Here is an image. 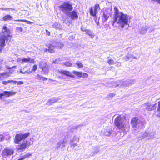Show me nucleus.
I'll use <instances>...</instances> for the list:
<instances>
[{
  "mask_svg": "<svg viewBox=\"0 0 160 160\" xmlns=\"http://www.w3.org/2000/svg\"><path fill=\"white\" fill-rule=\"evenodd\" d=\"M2 32V33H0V47H3L5 45V40L7 43L8 40H10L11 37L10 30L6 26H3Z\"/></svg>",
  "mask_w": 160,
  "mask_h": 160,
  "instance_id": "f257e3e1",
  "label": "nucleus"
},
{
  "mask_svg": "<svg viewBox=\"0 0 160 160\" xmlns=\"http://www.w3.org/2000/svg\"><path fill=\"white\" fill-rule=\"evenodd\" d=\"M114 124L118 129L122 131H125L129 127L128 123H126L124 119L120 115L115 119Z\"/></svg>",
  "mask_w": 160,
  "mask_h": 160,
  "instance_id": "f03ea898",
  "label": "nucleus"
},
{
  "mask_svg": "<svg viewBox=\"0 0 160 160\" xmlns=\"http://www.w3.org/2000/svg\"><path fill=\"white\" fill-rule=\"evenodd\" d=\"M129 19V18L128 15L123 13L116 19H114L112 22V25L113 26L115 23L117 22L118 24L119 27L123 28L125 25H128Z\"/></svg>",
  "mask_w": 160,
  "mask_h": 160,
  "instance_id": "7ed1b4c3",
  "label": "nucleus"
},
{
  "mask_svg": "<svg viewBox=\"0 0 160 160\" xmlns=\"http://www.w3.org/2000/svg\"><path fill=\"white\" fill-rule=\"evenodd\" d=\"M135 82L134 79H128L124 81H120L118 82H112L108 83V86L110 87L116 86L120 87L122 86L127 87L131 85Z\"/></svg>",
  "mask_w": 160,
  "mask_h": 160,
  "instance_id": "20e7f679",
  "label": "nucleus"
},
{
  "mask_svg": "<svg viewBox=\"0 0 160 160\" xmlns=\"http://www.w3.org/2000/svg\"><path fill=\"white\" fill-rule=\"evenodd\" d=\"M59 8L66 15L73 9L72 5L68 2L63 3L59 6Z\"/></svg>",
  "mask_w": 160,
  "mask_h": 160,
  "instance_id": "39448f33",
  "label": "nucleus"
},
{
  "mask_svg": "<svg viewBox=\"0 0 160 160\" xmlns=\"http://www.w3.org/2000/svg\"><path fill=\"white\" fill-rule=\"evenodd\" d=\"M29 135V132L24 134L22 133L17 134L15 137L14 142L15 144H19L20 142L26 138Z\"/></svg>",
  "mask_w": 160,
  "mask_h": 160,
  "instance_id": "423d86ee",
  "label": "nucleus"
},
{
  "mask_svg": "<svg viewBox=\"0 0 160 160\" xmlns=\"http://www.w3.org/2000/svg\"><path fill=\"white\" fill-rule=\"evenodd\" d=\"M131 123L133 128H142L144 127L145 122H142L139 120L137 118H134L132 120Z\"/></svg>",
  "mask_w": 160,
  "mask_h": 160,
  "instance_id": "0eeeda50",
  "label": "nucleus"
},
{
  "mask_svg": "<svg viewBox=\"0 0 160 160\" xmlns=\"http://www.w3.org/2000/svg\"><path fill=\"white\" fill-rule=\"evenodd\" d=\"M15 149L13 148H6L2 151V155L4 157H10L13 154Z\"/></svg>",
  "mask_w": 160,
  "mask_h": 160,
  "instance_id": "6e6552de",
  "label": "nucleus"
},
{
  "mask_svg": "<svg viewBox=\"0 0 160 160\" xmlns=\"http://www.w3.org/2000/svg\"><path fill=\"white\" fill-rule=\"evenodd\" d=\"M144 105L146 109L148 111H151V110L155 109L157 108L156 103L154 105H152L151 103H147L144 104Z\"/></svg>",
  "mask_w": 160,
  "mask_h": 160,
  "instance_id": "1a4fd4ad",
  "label": "nucleus"
},
{
  "mask_svg": "<svg viewBox=\"0 0 160 160\" xmlns=\"http://www.w3.org/2000/svg\"><path fill=\"white\" fill-rule=\"evenodd\" d=\"M40 68H42L44 74H47L49 70L48 65L45 62H42L40 64Z\"/></svg>",
  "mask_w": 160,
  "mask_h": 160,
  "instance_id": "9d476101",
  "label": "nucleus"
},
{
  "mask_svg": "<svg viewBox=\"0 0 160 160\" xmlns=\"http://www.w3.org/2000/svg\"><path fill=\"white\" fill-rule=\"evenodd\" d=\"M16 92H13L12 91H4L3 92L0 94V99H1L3 96H5L6 97H9L12 95H15Z\"/></svg>",
  "mask_w": 160,
  "mask_h": 160,
  "instance_id": "9b49d317",
  "label": "nucleus"
},
{
  "mask_svg": "<svg viewBox=\"0 0 160 160\" xmlns=\"http://www.w3.org/2000/svg\"><path fill=\"white\" fill-rule=\"evenodd\" d=\"M67 15L72 20L76 19L78 18L77 12L75 10H73L72 12L71 11L69 12V14H68Z\"/></svg>",
  "mask_w": 160,
  "mask_h": 160,
  "instance_id": "f8f14e48",
  "label": "nucleus"
},
{
  "mask_svg": "<svg viewBox=\"0 0 160 160\" xmlns=\"http://www.w3.org/2000/svg\"><path fill=\"white\" fill-rule=\"evenodd\" d=\"M112 129L109 127H107L102 130V133L107 136H110L111 134Z\"/></svg>",
  "mask_w": 160,
  "mask_h": 160,
  "instance_id": "ddd939ff",
  "label": "nucleus"
},
{
  "mask_svg": "<svg viewBox=\"0 0 160 160\" xmlns=\"http://www.w3.org/2000/svg\"><path fill=\"white\" fill-rule=\"evenodd\" d=\"M110 13L108 11H104L102 16V21L103 23L105 22L109 18Z\"/></svg>",
  "mask_w": 160,
  "mask_h": 160,
  "instance_id": "4468645a",
  "label": "nucleus"
},
{
  "mask_svg": "<svg viewBox=\"0 0 160 160\" xmlns=\"http://www.w3.org/2000/svg\"><path fill=\"white\" fill-rule=\"evenodd\" d=\"M27 146V142H23L21 144L18 145L17 147V149L18 151H21L25 150Z\"/></svg>",
  "mask_w": 160,
  "mask_h": 160,
  "instance_id": "2eb2a0df",
  "label": "nucleus"
},
{
  "mask_svg": "<svg viewBox=\"0 0 160 160\" xmlns=\"http://www.w3.org/2000/svg\"><path fill=\"white\" fill-rule=\"evenodd\" d=\"M145 139H149L152 138L154 136V133L153 132H144Z\"/></svg>",
  "mask_w": 160,
  "mask_h": 160,
  "instance_id": "dca6fc26",
  "label": "nucleus"
},
{
  "mask_svg": "<svg viewBox=\"0 0 160 160\" xmlns=\"http://www.w3.org/2000/svg\"><path fill=\"white\" fill-rule=\"evenodd\" d=\"M60 99L58 98H57L53 97L52 98L47 102L46 103V104L51 105H52L54 103L57 102L58 100H60Z\"/></svg>",
  "mask_w": 160,
  "mask_h": 160,
  "instance_id": "f3484780",
  "label": "nucleus"
},
{
  "mask_svg": "<svg viewBox=\"0 0 160 160\" xmlns=\"http://www.w3.org/2000/svg\"><path fill=\"white\" fill-rule=\"evenodd\" d=\"M114 19H116L117 18L122 15L123 13L122 12H119L118 8L115 7L114 8Z\"/></svg>",
  "mask_w": 160,
  "mask_h": 160,
  "instance_id": "a211bd4d",
  "label": "nucleus"
},
{
  "mask_svg": "<svg viewBox=\"0 0 160 160\" xmlns=\"http://www.w3.org/2000/svg\"><path fill=\"white\" fill-rule=\"evenodd\" d=\"M92 151L91 155L92 156H94L95 155L97 154L100 151L99 148L98 147H93L92 148Z\"/></svg>",
  "mask_w": 160,
  "mask_h": 160,
  "instance_id": "6ab92c4d",
  "label": "nucleus"
},
{
  "mask_svg": "<svg viewBox=\"0 0 160 160\" xmlns=\"http://www.w3.org/2000/svg\"><path fill=\"white\" fill-rule=\"evenodd\" d=\"M59 72L62 74L68 76L70 77L73 78L74 77V76L72 75L71 72L68 71L61 70L59 71Z\"/></svg>",
  "mask_w": 160,
  "mask_h": 160,
  "instance_id": "aec40b11",
  "label": "nucleus"
},
{
  "mask_svg": "<svg viewBox=\"0 0 160 160\" xmlns=\"http://www.w3.org/2000/svg\"><path fill=\"white\" fill-rule=\"evenodd\" d=\"M48 51L51 53L54 52V48H56L54 42L52 43V44H50L48 47Z\"/></svg>",
  "mask_w": 160,
  "mask_h": 160,
  "instance_id": "412c9836",
  "label": "nucleus"
},
{
  "mask_svg": "<svg viewBox=\"0 0 160 160\" xmlns=\"http://www.w3.org/2000/svg\"><path fill=\"white\" fill-rule=\"evenodd\" d=\"M137 59V58L136 57L133 56L131 54L128 53L127 55L125 56L123 58V59H124L125 61H127L129 60L131 58Z\"/></svg>",
  "mask_w": 160,
  "mask_h": 160,
  "instance_id": "4be33fe9",
  "label": "nucleus"
},
{
  "mask_svg": "<svg viewBox=\"0 0 160 160\" xmlns=\"http://www.w3.org/2000/svg\"><path fill=\"white\" fill-rule=\"evenodd\" d=\"M65 146V143L63 140H61L58 143L57 147V148H62Z\"/></svg>",
  "mask_w": 160,
  "mask_h": 160,
  "instance_id": "5701e85b",
  "label": "nucleus"
},
{
  "mask_svg": "<svg viewBox=\"0 0 160 160\" xmlns=\"http://www.w3.org/2000/svg\"><path fill=\"white\" fill-rule=\"evenodd\" d=\"M22 62H29L30 63H33L34 62V60L33 59H32L30 57H27L26 58H24L22 59Z\"/></svg>",
  "mask_w": 160,
  "mask_h": 160,
  "instance_id": "b1692460",
  "label": "nucleus"
},
{
  "mask_svg": "<svg viewBox=\"0 0 160 160\" xmlns=\"http://www.w3.org/2000/svg\"><path fill=\"white\" fill-rule=\"evenodd\" d=\"M78 128V126H73L70 127L68 129V132L70 133L76 132Z\"/></svg>",
  "mask_w": 160,
  "mask_h": 160,
  "instance_id": "393cba45",
  "label": "nucleus"
},
{
  "mask_svg": "<svg viewBox=\"0 0 160 160\" xmlns=\"http://www.w3.org/2000/svg\"><path fill=\"white\" fill-rule=\"evenodd\" d=\"M10 76V74L8 72H4L0 74V80L3 79V78H6Z\"/></svg>",
  "mask_w": 160,
  "mask_h": 160,
  "instance_id": "a878e982",
  "label": "nucleus"
},
{
  "mask_svg": "<svg viewBox=\"0 0 160 160\" xmlns=\"http://www.w3.org/2000/svg\"><path fill=\"white\" fill-rule=\"evenodd\" d=\"M35 78L39 80H47L48 78L42 77V76L38 74L35 77Z\"/></svg>",
  "mask_w": 160,
  "mask_h": 160,
  "instance_id": "bb28decb",
  "label": "nucleus"
},
{
  "mask_svg": "<svg viewBox=\"0 0 160 160\" xmlns=\"http://www.w3.org/2000/svg\"><path fill=\"white\" fill-rule=\"evenodd\" d=\"M85 31L86 33L88 34L91 38H93L94 37V35L93 32L91 31L88 30H85Z\"/></svg>",
  "mask_w": 160,
  "mask_h": 160,
  "instance_id": "cd10ccee",
  "label": "nucleus"
},
{
  "mask_svg": "<svg viewBox=\"0 0 160 160\" xmlns=\"http://www.w3.org/2000/svg\"><path fill=\"white\" fill-rule=\"evenodd\" d=\"M149 28L148 27H142L141 29L140 32L141 34H145L147 32V30Z\"/></svg>",
  "mask_w": 160,
  "mask_h": 160,
  "instance_id": "c85d7f7f",
  "label": "nucleus"
},
{
  "mask_svg": "<svg viewBox=\"0 0 160 160\" xmlns=\"http://www.w3.org/2000/svg\"><path fill=\"white\" fill-rule=\"evenodd\" d=\"M52 27L57 29H61L60 24L57 22H54L52 25Z\"/></svg>",
  "mask_w": 160,
  "mask_h": 160,
  "instance_id": "c756f323",
  "label": "nucleus"
},
{
  "mask_svg": "<svg viewBox=\"0 0 160 160\" xmlns=\"http://www.w3.org/2000/svg\"><path fill=\"white\" fill-rule=\"evenodd\" d=\"M56 48H62L63 47V44L60 42H54Z\"/></svg>",
  "mask_w": 160,
  "mask_h": 160,
  "instance_id": "7c9ffc66",
  "label": "nucleus"
},
{
  "mask_svg": "<svg viewBox=\"0 0 160 160\" xmlns=\"http://www.w3.org/2000/svg\"><path fill=\"white\" fill-rule=\"evenodd\" d=\"M16 33L19 34L23 31V29L21 27H17L16 28Z\"/></svg>",
  "mask_w": 160,
  "mask_h": 160,
  "instance_id": "2f4dec72",
  "label": "nucleus"
},
{
  "mask_svg": "<svg viewBox=\"0 0 160 160\" xmlns=\"http://www.w3.org/2000/svg\"><path fill=\"white\" fill-rule=\"evenodd\" d=\"M13 19L12 17L9 15H7L3 17V19L4 21H7L10 20H12Z\"/></svg>",
  "mask_w": 160,
  "mask_h": 160,
  "instance_id": "473e14b6",
  "label": "nucleus"
},
{
  "mask_svg": "<svg viewBox=\"0 0 160 160\" xmlns=\"http://www.w3.org/2000/svg\"><path fill=\"white\" fill-rule=\"evenodd\" d=\"M90 14L92 16H93L94 17H96V15L97 13L95 12V11H93V9L92 7H91L90 9Z\"/></svg>",
  "mask_w": 160,
  "mask_h": 160,
  "instance_id": "72a5a7b5",
  "label": "nucleus"
},
{
  "mask_svg": "<svg viewBox=\"0 0 160 160\" xmlns=\"http://www.w3.org/2000/svg\"><path fill=\"white\" fill-rule=\"evenodd\" d=\"M17 82H16L15 81H14L12 80H9L7 81H3L2 82V83L4 85H7L8 84V83H9L11 82H13L14 83H16Z\"/></svg>",
  "mask_w": 160,
  "mask_h": 160,
  "instance_id": "f704fd0d",
  "label": "nucleus"
},
{
  "mask_svg": "<svg viewBox=\"0 0 160 160\" xmlns=\"http://www.w3.org/2000/svg\"><path fill=\"white\" fill-rule=\"evenodd\" d=\"M62 65H65L68 67H71L72 66V64L69 62H67L61 63Z\"/></svg>",
  "mask_w": 160,
  "mask_h": 160,
  "instance_id": "c9c22d12",
  "label": "nucleus"
},
{
  "mask_svg": "<svg viewBox=\"0 0 160 160\" xmlns=\"http://www.w3.org/2000/svg\"><path fill=\"white\" fill-rule=\"evenodd\" d=\"M72 72L79 78H81L82 77V72L74 71Z\"/></svg>",
  "mask_w": 160,
  "mask_h": 160,
  "instance_id": "e433bc0d",
  "label": "nucleus"
},
{
  "mask_svg": "<svg viewBox=\"0 0 160 160\" xmlns=\"http://www.w3.org/2000/svg\"><path fill=\"white\" fill-rule=\"evenodd\" d=\"M94 11H95V12L97 14L98 12V10L100 9L99 4H96L94 6Z\"/></svg>",
  "mask_w": 160,
  "mask_h": 160,
  "instance_id": "4c0bfd02",
  "label": "nucleus"
},
{
  "mask_svg": "<svg viewBox=\"0 0 160 160\" xmlns=\"http://www.w3.org/2000/svg\"><path fill=\"white\" fill-rule=\"evenodd\" d=\"M15 21L17 22V21H21L22 22H25L26 23H27L28 24H31L32 23H33V22H31L30 21L26 20L23 19V20H15Z\"/></svg>",
  "mask_w": 160,
  "mask_h": 160,
  "instance_id": "58836bf2",
  "label": "nucleus"
},
{
  "mask_svg": "<svg viewBox=\"0 0 160 160\" xmlns=\"http://www.w3.org/2000/svg\"><path fill=\"white\" fill-rule=\"evenodd\" d=\"M144 134V132L141 133L138 136V138L139 140H142L143 139H145Z\"/></svg>",
  "mask_w": 160,
  "mask_h": 160,
  "instance_id": "ea45409f",
  "label": "nucleus"
},
{
  "mask_svg": "<svg viewBox=\"0 0 160 160\" xmlns=\"http://www.w3.org/2000/svg\"><path fill=\"white\" fill-rule=\"evenodd\" d=\"M78 67L80 68H82L83 67V64L80 62V61H77L76 63Z\"/></svg>",
  "mask_w": 160,
  "mask_h": 160,
  "instance_id": "a19ab883",
  "label": "nucleus"
},
{
  "mask_svg": "<svg viewBox=\"0 0 160 160\" xmlns=\"http://www.w3.org/2000/svg\"><path fill=\"white\" fill-rule=\"evenodd\" d=\"M70 144L71 145L72 148H74L75 146H77V143L74 142V141H71Z\"/></svg>",
  "mask_w": 160,
  "mask_h": 160,
  "instance_id": "79ce46f5",
  "label": "nucleus"
},
{
  "mask_svg": "<svg viewBox=\"0 0 160 160\" xmlns=\"http://www.w3.org/2000/svg\"><path fill=\"white\" fill-rule=\"evenodd\" d=\"M108 63L110 65H112L114 63V61L112 59H108Z\"/></svg>",
  "mask_w": 160,
  "mask_h": 160,
  "instance_id": "37998d69",
  "label": "nucleus"
},
{
  "mask_svg": "<svg viewBox=\"0 0 160 160\" xmlns=\"http://www.w3.org/2000/svg\"><path fill=\"white\" fill-rule=\"evenodd\" d=\"M61 61V60L60 58H58L57 59H56L55 60L53 61V63L55 64H58Z\"/></svg>",
  "mask_w": 160,
  "mask_h": 160,
  "instance_id": "c03bdc74",
  "label": "nucleus"
},
{
  "mask_svg": "<svg viewBox=\"0 0 160 160\" xmlns=\"http://www.w3.org/2000/svg\"><path fill=\"white\" fill-rule=\"evenodd\" d=\"M61 61V60L60 58H58L57 59H56L55 60L53 61V63L55 64H58Z\"/></svg>",
  "mask_w": 160,
  "mask_h": 160,
  "instance_id": "a18cd8bd",
  "label": "nucleus"
},
{
  "mask_svg": "<svg viewBox=\"0 0 160 160\" xmlns=\"http://www.w3.org/2000/svg\"><path fill=\"white\" fill-rule=\"evenodd\" d=\"M3 64H4V62L3 60L0 59V70L2 68L1 66Z\"/></svg>",
  "mask_w": 160,
  "mask_h": 160,
  "instance_id": "49530a36",
  "label": "nucleus"
},
{
  "mask_svg": "<svg viewBox=\"0 0 160 160\" xmlns=\"http://www.w3.org/2000/svg\"><path fill=\"white\" fill-rule=\"evenodd\" d=\"M71 141H75L76 142L78 141H79V138L75 136L73 138L72 140Z\"/></svg>",
  "mask_w": 160,
  "mask_h": 160,
  "instance_id": "de8ad7c7",
  "label": "nucleus"
},
{
  "mask_svg": "<svg viewBox=\"0 0 160 160\" xmlns=\"http://www.w3.org/2000/svg\"><path fill=\"white\" fill-rule=\"evenodd\" d=\"M157 112L159 113L160 115V101L158 102V108L157 110Z\"/></svg>",
  "mask_w": 160,
  "mask_h": 160,
  "instance_id": "09e8293b",
  "label": "nucleus"
},
{
  "mask_svg": "<svg viewBox=\"0 0 160 160\" xmlns=\"http://www.w3.org/2000/svg\"><path fill=\"white\" fill-rule=\"evenodd\" d=\"M82 76L83 78H87L88 77V74L86 73H82Z\"/></svg>",
  "mask_w": 160,
  "mask_h": 160,
  "instance_id": "8fccbe9b",
  "label": "nucleus"
},
{
  "mask_svg": "<svg viewBox=\"0 0 160 160\" xmlns=\"http://www.w3.org/2000/svg\"><path fill=\"white\" fill-rule=\"evenodd\" d=\"M115 95V94L113 93H110L108 94V96L111 98H112L113 96H114Z\"/></svg>",
  "mask_w": 160,
  "mask_h": 160,
  "instance_id": "3c124183",
  "label": "nucleus"
},
{
  "mask_svg": "<svg viewBox=\"0 0 160 160\" xmlns=\"http://www.w3.org/2000/svg\"><path fill=\"white\" fill-rule=\"evenodd\" d=\"M37 66L36 65H34L33 66L32 70L34 71H35L37 70Z\"/></svg>",
  "mask_w": 160,
  "mask_h": 160,
  "instance_id": "603ef678",
  "label": "nucleus"
},
{
  "mask_svg": "<svg viewBox=\"0 0 160 160\" xmlns=\"http://www.w3.org/2000/svg\"><path fill=\"white\" fill-rule=\"evenodd\" d=\"M32 154L30 153H27L24 156L25 157V158L27 157H28L31 156Z\"/></svg>",
  "mask_w": 160,
  "mask_h": 160,
  "instance_id": "864d4df0",
  "label": "nucleus"
},
{
  "mask_svg": "<svg viewBox=\"0 0 160 160\" xmlns=\"http://www.w3.org/2000/svg\"><path fill=\"white\" fill-rule=\"evenodd\" d=\"M15 81L16 82H17L16 83H17V85H21V84H23V82H22V81Z\"/></svg>",
  "mask_w": 160,
  "mask_h": 160,
  "instance_id": "5fc2aeb1",
  "label": "nucleus"
},
{
  "mask_svg": "<svg viewBox=\"0 0 160 160\" xmlns=\"http://www.w3.org/2000/svg\"><path fill=\"white\" fill-rule=\"evenodd\" d=\"M4 138V137L3 136L2 134L0 135V141H2L3 138Z\"/></svg>",
  "mask_w": 160,
  "mask_h": 160,
  "instance_id": "6e6d98bb",
  "label": "nucleus"
},
{
  "mask_svg": "<svg viewBox=\"0 0 160 160\" xmlns=\"http://www.w3.org/2000/svg\"><path fill=\"white\" fill-rule=\"evenodd\" d=\"M25 158V157L24 156H23L21 158L18 159V160H23Z\"/></svg>",
  "mask_w": 160,
  "mask_h": 160,
  "instance_id": "4d7b16f0",
  "label": "nucleus"
},
{
  "mask_svg": "<svg viewBox=\"0 0 160 160\" xmlns=\"http://www.w3.org/2000/svg\"><path fill=\"white\" fill-rule=\"evenodd\" d=\"M20 72L21 73H23V74H25L26 73H28V72L27 71H25V72H23L22 70H20Z\"/></svg>",
  "mask_w": 160,
  "mask_h": 160,
  "instance_id": "13d9d810",
  "label": "nucleus"
},
{
  "mask_svg": "<svg viewBox=\"0 0 160 160\" xmlns=\"http://www.w3.org/2000/svg\"><path fill=\"white\" fill-rule=\"evenodd\" d=\"M46 33L47 35H48V36H49L50 34V32L48 31V30H46Z\"/></svg>",
  "mask_w": 160,
  "mask_h": 160,
  "instance_id": "bf43d9fd",
  "label": "nucleus"
},
{
  "mask_svg": "<svg viewBox=\"0 0 160 160\" xmlns=\"http://www.w3.org/2000/svg\"><path fill=\"white\" fill-rule=\"evenodd\" d=\"M85 125H86L85 124H79L78 126H78V127H82V126H85Z\"/></svg>",
  "mask_w": 160,
  "mask_h": 160,
  "instance_id": "052dcab7",
  "label": "nucleus"
},
{
  "mask_svg": "<svg viewBox=\"0 0 160 160\" xmlns=\"http://www.w3.org/2000/svg\"><path fill=\"white\" fill-rule=\"evenodd\" d=\"M154 29L153 28H151L149 30V32L150 33H151V32H152L154 30Z\"/></svg>",
  "mask_w": 160,
  "mask_h": 160,
  "instance_id": "680f3d73",
  "label": "nucleus"
},
{
  "mask_svg": "<svg viewBox=\"0 0 160 160\" xmlns=\"http://www.w3.org/2000/svg\"><path fill=\"white\" fill-rule=\"evenodd\" d=\"M95 21V22H96V24H97V25L98 26L99 25V22H98L96 20Z\"/></svg>",
  "mask_w": 160,
  "mask_h": 160,
  "instance_id": "e2e57ef3",
  "label": "nucleus"
},
{
  "mask_svg": "<svg viewBox=\"0 0 160 160\" xmlns=\"http://www.w3.org/2000/svg\"><path fill=\"white\" fill-rule=\"evenodd\" d=\"M47 51H48V48L44 49V52H47Z\"/></svg>",
  "mask_w": 160,
  "mask_h": 160,
  "instance_id": "0e129e2a",
  "label": "nucleus"
},
{
  "mask_svg": "<svg viewBox=\"0 0 160 160\" xmlns=\"http://www.w3.org/2000/svg\"><path fill=\"white\" fill-rule=\"evenodd\" d=\"M118 64H117V67H119L120 66H121V64L119 62H118Z\"/></svg>",
  "mask_w": 160,
  "mask_h": 160,
  "instance_id": "69168bd1",
  "label": "nucleus"
},
{
  "mask_svg": "<svg viewBox=\"0 0 160 160\" xmlns=\"http://www.w3.org/2000/svg\"><path fill=\"white\" fill-rule=\"evenodd\" d=\"M5 10L8 11L10 9V8H5Z\"/></svg>",
  "mask_w": 160,
  "mask_h": 160,
  "instance_id": "338daca9",
  "label": "nucleus"
},
{
  "mask_svg": "<svg viewBox=\"0 0 160 160\" xmlns=\"http://www.w3.org/2000/svg\"><path fill=\"white\" fill-rule=\"evenodd\" d=\"M86 29H83L82 28H81V30L82 31H83V32H85V30Z\"/></svg>",
  "mask_w": 160,
  "mask_h": 160,
  "instance_id": "774afa93",
  "label": "nucleus"
}]
</instances>
